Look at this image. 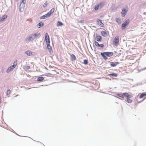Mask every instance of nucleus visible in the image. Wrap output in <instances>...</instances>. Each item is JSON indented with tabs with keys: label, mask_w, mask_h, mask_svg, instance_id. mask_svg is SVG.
<instances>
[{
	"label": "nucleus",
	"mask_w": 146,
	"mask_h": 146,
	"mask_svg": "<svg viewBox=\"0 0 146 146\" xmlns=\"http://www.w3.org/2000/svg\"><path fill=\"white\" fill-rule=\"evenodd\" d=\"M100 54L104 60H106L107 59V58L106 56L109 57L112 56L113 55V53L112 52H101Z\"/></svg>",
	"instance_id": "f257e3e1"
},
{
	"label": "nucleus",
	"mask_w": 146,
	"mask_h": 146,
	"mask_svg": "<svg viewBox=\"0 0 146 146\" xmlns=\"http://www.w3.org/2000/svg\"><path fill=\"white\" fill-rule=\"evenodd\" d=\"M125 97H127L126 100L125 101L129 103H131L133 102V100L131 99L132 96L129 94H127Z\"/></svg>",
	"instance_id": "f03ea898"
},
{
	"label": "nucleus",
	"mask_w": 146,
	"mask_h": 146,
	"mask_svg": "<svg viewBox=\"0 0 146 146\" xmlns=\"http://www.w3.org/2000/svg\"><path fill=\"white\" fill-rule=\"evenodd\" d=\"M130 22L129 19L127 20L122 25V28L123 29H125L129 23Z\"/></svg>",
	"instance_id": "7ed1b4c3"
},
{
	"label": "nucleus",
	"mask_w": 146,
	"mask_h": 146,
	"mask_svg": "<svg viewBox=\"0 0 146 146\" xmlns=\"http://www.w3.org/2000/svg\"><path fill=\"white\" fill-rule=\"evenodd\" d=\"M119 42V38L117 36H116L113 41V44L114 45H117L118 44Z\"/></svg>",
	"instance_id": "20e7f679"
},
{
	"label": "nucleus",
	"mask_w": 146,
	"mask_h": 146,
	"mask_svg": "<svg viewBox=\"0 0 146 146\" xmlns=\"http://www.w3.org/2000/svg\"><path fill=\"white\" fill-rule=\"evenodd\" d=\"M45 38L46 44H50V40L48 34L47 33H46L45 34Z\"/></svg>",
	"instance_id": "39448f33"
},
{
	"label": "nucleus",
	"mask_w": 146,
	"mask_h": 146,
	"mask_svg": "<svg viewBox=\"0 0 146 146\" xmlns=\"http://www.w3.org/2000/svg\"><path fill=\"white\" fill-rule=\"evenodd\" d=\"M98 24L100 26L102 27H104V24L102 23V20L98 19L97 21Z\"/></svg>",
	"instance_id": "423d86ee"
},
{
	"label": "nucleus",
	"mask_w": 146,
	"mask_h": 146,
	"mask_svg": "<svg viewBox=\"0 0 146 146\" xmlns=\"http://www.w3.org/2000/svg\"><path fill=\"white\" fill-rule=\"evenodd\" d=\"M119 63L118 62H110V65L112 67H115L117 65L119 64Z\"/></svg>",
	"instance_id": "0eeeda50"
},
{
	"label": "nucleus",
	"mask_w": 146,
	"mask_h": 146,
	"mask_svg": "<svg viewBox=\"0 0 146 146\" xmlns=\"http://www.w3.org/2000/svg\"><path fill=\"white\" fill-rule=\"evenodd\" d=\"M127 93H123L122 94H118L117 95L120 97H121L122 98H124V97H125L126 96H127L126 95H127Z\"/></svg>",
	"instance_id": "6e6552de"
},
{
	"label": "nucleus",
	"mask_w": 146,
	"mask_h": 146,
	"mask_svg": "<svg viewBox=\"0 0 146 146\" xmlns=\"http://www.w3.org/2000/svg\"><path fill=\"white\" fill-rule=\"evenodd\" d=\"M50 16L47 13L46 14H45L40 17V19H44L46 18H48L50 17Z\"/></svg>",
	"instance_id": "1a4fd4ad"
},
{
	"label": "nucleus",
	"mask_w": 146,
	"mask_h": 146,
	"mask_svg": "<svg viewBox=\"0 0 146 146\" xmlns=\"http://www.w3.org/2000/svg\"><path fill=\"white\" fill-rule=\"evenodd\" d=\"M15 67L12 65L9 67L6 71V72L7 73L9 72L10 71L12 70Z\"/></svg>",
	"instance_id": "9d476101"
},
{
	"label": "nucleus",
	"mask_w": 146,
	"mask_h": 146,
	"mask_svg": "<svg viewBox=\"0 0 146 146\" xmlns=\"http://www.w3.org/2000/svg\"><path fill=\"white\" fill-rule=\"evenodd\" d=\"M46 44L47 45V48L48 50V51L50 53H51V52L52 51V50L50 46V44Z\"/></svg>",
	"instance_id": "9b49d317"
},
{
	"label": "nucleus",
	"mask_w": 146,
	"mask_h": 146,
	"mask_svg": "<svg viewBox=\"0 0 146 146\" xmlns=\"http://www.w3.org/2000/svg\"><path fill=\"white\" fill-rule=\"evenodd\" d=\"M40 35V33H36L34 34H32L31 35V36H33V37L34 38H35L36 37H37L38 36H39Z\"/></svg>",
	"instance_id": "f8f14e48"
},
{
	"label": "nucleus",
	"mask_w": 146,
	"mask_h": 146,
	"mask_svg": "<svg viewBox=\"0 0 146 146\" xmlns=\"http://www.w3.org/2000/svg\"><path fill=\"white\" fill-rule=\"evenodd\" d=\"M127 11H126L125 9H124L121 12V14L122 17H124L126 14Z\"/></svg>",
	"instance_id": "ddd939ff"
},
{
	"label": "nucleus",
	"mask_w": 146,
	"mask_h": 146,
	"mask_svg": "<svg viewBox=\"0 0 146 146\" xmlns=\"http://www.w3.org/2000/svg\"><path fill=\"white\" fill-rule=\"evenodd\" d=\"M145 96H146V93H142L140 94L139 98H142Z\"/></svg>",
	"instance_id": "4468645a"
},
{
	"label": "nucleus",
	"mask_w": 146,
	"mask_h": 146,
	"mask_svg": "<svg viewBox=\"0 0 146 146\" xmlns=\"http://www.w3.org/2000/svg\"><path fill=\"white\" fill-rule=\"evenodd\" d=\"M96 39L98 41H101L102 40V37L100 36H96Z\"/></svg>",
	"instance_id": "2eb2a0df"
},
{
	"label": "nucleus",
	"mask_w": 146,
	"mask_h": 146,
	"mask_svg": "<svg viewBox=\"0 0 146 146\" xmlns=\"http://www.w3.org/2000/svg\"><path fill=\"white\" fill-rule=\"evenodd\" d=\"M34 39V38L33 36H31H31H30L27 39H26V40H28L29 41L33 40Z\"/></svg>",
	"instance_id": "dca6fc26"
},
{
	"label": "nucleus",
	"mask_w": 146,
	"mask_h": 146,
	"mask_svg": "<svg viewBox=\"0 0 146 146\" xmlns=\"http://www.w3.org/2000/svg\"><path fill=\"white\" fill-rule=\"evenodd\" d=\"M54 8H53L52 9H51L50 11L48 12L47 13L49 15V16H50V15H51V14L54 12Z\"/></svg>",
	"instance_id": "f3484780"
},
{
	"label": "nucleus",
	"mask_w": 146,
	"mask_h": 146,
	"mask_svg": "<svg viewBox=\"0 0 146 146\" xmlns=\"http://www.w3.org/2000/svg\"><path fill=\"white\" fill-rule=\"evenodd\" d=\"M101 33L102 35L104 37L106 36L107 35V33L106 31H102Z\"/></svg>",
	"instance_id": "a211bd4d"
},
{
	"label": "nucleus",
	"mask_w": 146,
	"mask_h": 146,
	"mask_svg": "<svg viewBox=\"0 0 146 146\" xmlns=\"http://www.w3.org/2000/svg\"><path fill=\"white\" fill-rule=\"evenodd\" d=\"M25 53L29 56H31L32 55V52L31 51L28 50L25 52Z\"/></svg>",
	"instance_id": "6ab92c4d"
},
{
	"label": "nucleus",
	"mask_w": 146,
	"mask_h": 146,
	"mask_svg": "<svg viewBox=\"0 0 146 146\" xmlns=\"http://www.w3.org/2000/svg\"><path fill=\"white\" fill-rule=\"evenodd\" d=\"M71 60H76V58L75 56L73 54L70 55Z\"/></svg>",
	"instance_id": "aec40b11"
},
{
	"label": "nucleus",
	"mask_w": 146,
	"mask_h": 146,
	"mask_svg": "<svg viewBox=\"0 0 146 146\" xmlns=\"http://www.w3.org/2000/svg\"><path fill=\"white\" fill-rule=\"evenodd\" d=\"M109 76L116 77L117 76V74L116 73H113L109 74Z\"/></svg>",
	"instance_id": "412c9836"
},
{
	"label": "nucleus",
	"mask_w": 146,
	"mask_h": 146,
	"mask_svg": "<svg viewBox=\"0 0 146 146\" xmlns=\"http://www.w3.org/2000/svg\"><path fill=\"white\" fill-rule=\"evenodd\" d=\"M116 21L117 23L119 24H120L121 23V19L117 18L116 19Z\"/></svg>",
	"instance_id": "4be33fe9"
},
{
	"label": "nucleus",
	"mask_w": 146,
	"mask_h": 146,
	"mask_svg": "<svg viewBox=\"0 0 146 146\" xmlns=\"http://www.w3.org/2000/svg\"><path fill=\"white\" fill-rule=\"evenodd\" d=\"M43 25V23L42 22H40L37 25V27L38 28H40L42 27Z\"/></svg>",
	"instance_id": "5701e85b"
},
{
	"label": "nucleus",
	"mask_w": 146,
	"mask_h": 146,
	"mask_svg": "<svg viewBox=\"0 0 146 146\" xmlns=\"http://www.w3.org/2000/svg\"><path fill=\"white\" fill-rule=\"evenodd\" d=\"M44 78L43 77H39L37 78V81H42L44 80Z\"/></svg>",
	"instance_id": "b1692460"
},
{
	"label": "nucleus",
	"mask_w": 146,
	"mask_h": 146,
	"mask_svg": "<svg viewBox=\"0 0 146 146\" xmlns=\"http://www.w3.org/2000/svg\"><path fill=\"white\" fill-rule=\"evenodd\" d=\"M63 25V24L62 22H60V21H58L57 22V26H61Z\"/></svg>",
	"instance_id": "393cba45"
},
{
	"label": "nucleus",
	"mask_w": 146,
	"mask_h": 146,
	"mask_svg": "<svg viewBox=\"0 0 146 146\" xmlns=\"http://www.w3.org/2000/svg\"><path fill=\"white\" fill-rule=\"evenodd\" d=\"M98 6V7L99 8H101L103 6L104 4L102 2L101 3L98 5H97Z\"/></svg>",
	"instance_id": "a878e982"
},
{
	"label": "nucleus",
	"mask_w": 146,
	"mask_h": 146,
	"mask_svg": "<svg viewBox=\"0 0 146 146\" xmlns=\"http://www.w3.org/2000/svg\"><path fill=\"white\" fill-rule=\"evenodd\" d=\"M7 15H3L2 17V18L1 19V20L2 21H3L5 19L7 18Z\"/></svg>",
	"instance_id": "bb28decb"
},
{
	"label": "nucleus",
	"mask_w": 146,
	"mask_h": 146,
	"mask_svg": "<svg viewBox=\"0 0 146 146\" xmlns=\"http://www.w3.org/2000/svg\"><path fill=\"white\" fill-rule=\"evenodd\" d=\"M30 67L29 66H25L24 68L25 70H28L30 69Z\"/></svg>",
	"instance_id": "cd10ccee"
},
{
	"label": "nucleus",
	"mask_w": 146,
	"mask_h": 146,
	"mask_svg": "<svg viewBox=\"0 0 146 146\" xmlns=\"http://www.w3.org/2000/svg\"><path fill=\"white\" fill-rule=\"evenodd\" d=\"M17 64V61L16 60L13 63V65H12L15 68Z\"/></svg>",
	"instance_id": "c85d7f7f"
},
{
	"label": "nucleus",
	"mask_w": 146,
	"mask_h": 146,
	"mask_svg": "<svg viewBox=\"0 0 146 146\" xmlns=\"http://www.w3.org/2000/svg\"><path fill=\"white\" fill-rule=\"evenodd\" d=\"M88 61L87 60H84V63L85 65L87 64H88Z\"/></svg>",
	"instance_id": "c756f323"
},
{
	"label": "nucleus",
	"mask_w": 146,
	"mask_h": 146,
	"mask_svg": "<svg viewBox=\"0 0 146 146\" xmlns=\"http://www.w3.org/2000/svg\"><path fill=\"white\" fill-rule=\"evenodd\" d=\"M98 8H99L98 6V5H97L95 6L94 7V10L95 11H96L98 9Z\"/></svg>",
	"instance_id": "7c9ffc66"
},
{
	"label": "nucleus",
	"mask_w": 146,
	"mask_h": 146,
	"mask_svg": "<svg viewBox=\"0 0 146 146\" xmlns=\"http://www.w3.org/2000/svg\"><path fill=\"white\" fill-rule=\"evenodd\" d=\"M94 44L96 46H99V43L97 42L96 41L94 42Z\"/></svg>",
	"instance_id": "2f4dec72"
},
{
	"label": "nucleus",
	"mask_w": 146,
	"mask_h": 146,
	"mask_svg": "<svg viewBox=\"0 0 146 146\" xmlns=\"http://www.w3.org/2000/svg\"><path fill=\"white\" fill-rule=\"evenodd\" d=\"M48 4V3L47 1L45 2L43 5V7H46L47 5Z\"/></svg>",
	"instance_id": "473e14b6"
},
{
	"label": "nucleus",
	"mask_w": 146,
	"mask_h": 146,
	"mask_svg": "<svg viewBox=\"0 0 146 146\" xmlns=\"http://www.w3.org/2000/svg\"><path fill=\"white\" fill-rule=\"evenodd\" d=\"M26 0H21V4L23 3L24 5L25 4Z\"/></svg>",
	"instance_id": "72a5a7b5"
},
{
	"label": "nucleus",
	"mask_w": 146,
	"mask_h": 146,
	"mask_svg": "<svg viewBox=\"0 0 146 146\" xmlns=\"http://www.w3.org/2000/svg\"><path fill=\"white\" fill-rule=\"evenodd\" d=\"M99 47H100L101 48H103L104 46V45L103 44H99V46H98Z\"/></svg>",
	"instance_id": "f704fd0d"
},
{
	"label": "nucleus",
	"mask_w": 146,
	"mask_h": 146,
	"mask_svg": "<svg viewBox=\"0 0 146 146\" xmlns=\"http://www.w3.org/2000/svg\"><path fill=\"white\" fill-rule=\"evenodd\" d=\"M10 92V90H7V93H8V92Z\"/></svg>",
	"instance_id": "c9c22d12"
},
{
	"label": "nucleus",
	"mask_w": 146,
	"mask_h": 146,
	"mask_svg": "<svg viewBox=\"0 0 146 146\" xmlns=\"http://www.w3.org/2000/svg\"><path fill=\"white\" fill-rule=\"evenodd\" d=\"M49 74L50 75H51V74Z\"/></svg>",
	"instance_id": "e433bc0d"
}]
</instances>
